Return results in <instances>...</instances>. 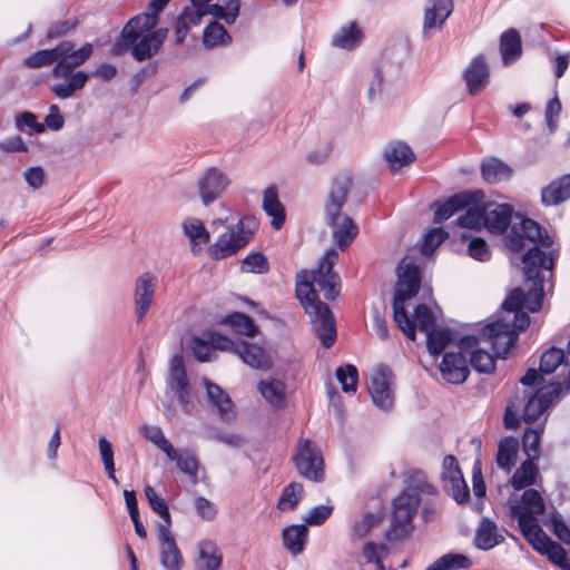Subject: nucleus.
I'll return each instance as SVG.
<instances>
[{"label":"nucleus","mask_w":570,"mask_h":570,"mask_svg":"<svg viewBox=\"0 0 570 570\" xmlns=\"http://www.w3.org/2000/svg\"><path fill=\"white\" fill-rule=\"evenodd\" d=\"M190 348L193 355L199 362H210L215 354L212 342H207L198 336L193 337Z\"/></svg>","instance_id":"0e129e2a"},{"label":"nucleus","mask_w":570,"mask_h":570,"mask_svg":"<svg viewBox=\"0 0 570 570\" xmlns=\"http://www.w3.org/2000/svg\"><path fill=\"white\" fill-rule=\"evenodd\" d=\"M566 354L562 348L551 346L546 350L539 362V370L529 368L525 374L520 379V383L527 387L540 386L544 384L543 375H549L564 362Z\"/></svg>","instance_id":"4468645a"},{"label":"nucleus","mask_w":570,"mask_h":570,"mask_svg":"<svg viewBox=\"0 0 570 570\" xmlns=\"http://www.w3.org/2000/svg\"><path fill=\"white\" fill-rule=\"evenodd\" d=\"M363 40V32L355 21L342 26L332 37L331 43L335 48L347 51L357 48Z\"/></svg>","instance_id":"c756f323"},{"label":"nucleus","mask_w":570,"mask_h":570,"mask_svg":"<svg viewBox=\"0 0 570 570\" xmlns=\"http://www.w3.org/2000/svg\"><path fill=\"white\" fill-rule=\"evenodd\" d=\"M495 354L492 355L483 348H475L470 355V365L479 373L491 374L495 370Z\"/></svg>","instance_id":"6e6d98bb"},{"label":"nucleus","mask_w":570,"mask_h":570,"mask_svg":"<svg viewBox=\"0 0 570 570\" xmlns=\"http://www.w3.org/2000/svg\"><path fill=\"white\" fill-rule=\"evenodd\" d=\"M222 323L232 327L237 334L249 337H254L258 332V327L254 320L240 312H234L226 315Z\"/></svg>","instance_id":"c03bdc74"},{"label":"nucleus","mask_w":570,"mask_h":570,"mask_svg":"<svg viewBox=\"0 0 570 570\" xmlns=\"http://www.w3.org/2000/svg\"><path fill=\"white\" fill-rule=\"evenodd\" d=\"M524 538L531 543L532 548L539 553L544 554L546 550L553 542L537 523L520 527Z\"/></svg>","instance_id":"de8ad7c7"},{"label":"nucleus","mask_w":570,"mask_h":570,"mask_svg":"<svg viewBox=\"0 0 570 570\" xmlns=\"http://www.w3.org/2000/svg\"><path fill=\"white\" fill-rule=\"evenodd\" d=\"M421 286L420 267L404 259L397 265V283L393 297V320L396 326L411 341L415 340V328L405 309V302L415 297Z\"/></svg>","instance_id":"423d86ee"},{"label":"nucleus","mask_w":570,"mask_h":570,"mask_svg":"<svg viewBox=\"0 0 570 570\" xmlns=\"http://www.w3.org/2000/svg\"><path fill=\"white\" fill-rule=\"evenodd\" d=\"M352 177L348 174L337 175L328 189L324 202V219L333 230V238L341 250L348 247L358 234V226L342 209L346 204L352 188Z\"/></svg>","instance_id":"20e7f679"},{"label":"nucleus","mask_w":570,"mask_h":570,"mask_svg":"<svg viewBox=\"0 0 570 570\" xmlns=\"http://www.w3.org/2000/svg\"><path fill=\"white\" fill-rule=\"evenodd\" d=\"M563 394V386L560 382L550 383L547 386L532 390H524L522 395L517 394L515 400L520 407L523 406L522 420L525 423H533L542 413L549 409L553 402L558 401Z\"/></svg>","instance_id":"1a4fd4ad"},{"label":"nucleus","mask_w":570,"mask_h":570,"mask_svg":"<svg viewBox=\"0 0 570 570\" xmlns=\"http://www.w3.org/2000/svg\"><path fill=\"white\" fill-rule=\"evenodd\" d=\"M393 380V372L386 365L377 367L372 375L368 393L372 402L382 411H389L394 403V392L391 387Z\"/></svg>","instance_id":"f3484780"},{"label":"nucleus","mask_w":570,"mask_h":570,"mask_svg":"<svg viewBox=\"0 0 570 570\" xmlns=\"http://www.w3.org/2000/svg\"><path fill=\"white\" fill-rule=\"evenodd\" d=\"M16 127L22 131L24 127L32 129L37 134L45 131V125L39 122L37 116L31 111H22L16 116Z\"/></svg>","instance_id":"774afa93"},{"label":"nucleus","mask_w":570,"mask_h":570,"mask_svg":"<svg viewBox=\"0 0 570 570\" xmlns=\"http://www.w3.org/2000/svg\"><path fill=\"white\" fill-rule=\"evenodd\" d=\"M171 458H168L170 461L176 462L177 469L188 475L189 478H196L198 472V460L197 458L188 450L177 451L174 448V453L170 454Z\"/></svg>","instance_id":"603ef678"},{"label":"nucleus","mask_w":570,"mask_h":570,"mask_svg":"<svg viewBox=\"0 0 570 570\" xmlns=\"http://www.w3.org/2000/svg\"><path fill=\"white\" fill-rule=\"evenodd\" d=\"M303 485L297 482H292L283 489L281 498L277 503V509L281 511H292L296 509L303 499Z\"/></svg>","instance_id":"8fccbe9b"},{"label":"nucleus","mask_w":570,"mask_h":570,"mask_svg":"<svg viewBox=\"0 0 570 570\" xmlns=\"http://www.w3.org/2000/svg\"><path fill=\"white\" fill-rule=\"evenodd\" d=\"M232 42V37L223 24L212 21L203 33V43L206 48H215Z\"/></svg>","instance_id":"09e8293b"},{"label":"nucleus","mask_w":570,"mask_h":570,"mask_svg":"<svg viewBox=\"0 0 570 570\" xmlns=\"http://www.w3.org/2000/svg\"><path fill=\"white\" fill-rule=\"evenodd\" d=\"M472 561L462 553L449 552L438 558L433 563L429 564L426 570H460L470 569Z\"/></svg>","instance_id":"a18cd8bd"},{"label":"nucleus","mask_w":570,"mask_h":570,"mask_svg":"<svg viewBox=\"0 0 570 570\" xmlns=\"http://www.w3.org/2000/svg\"><path fill=\"white\" fill-rule=\"evenodd\" d=\"M336 379L344 393L355 392L358 383V371L353 364L338 366L335 371Z\"/></svg>","instance_id":"4d7b16f0"},{"label":"nucleus","mask_w":570,"mask_h":570,"mask_svg":"<svg viewBox=\"0 0 570 570\" xmlns=\"http://www.w3.org/2000/svg\"><path fill=\"white\" fill-rule=\"evenodd\" d=\"M140 432L144 438L163 451L167 458H171L170 454L174 453V446L159 426L145 424L141 426Z\"/></svg>","instance_id":"864d4df0"},{"label":"nucleus","mask_w":570,"mask_h":570,"mask_svg":"<svg viewBox=\"0 0 570 570\" xmlns=\"http://www.w3.org/2000/svg\"><path fill=\"white\" fill-rule=\"evenodd\" d=\"M314 327L315 336L320 340L324 348H330L335 344L337 332L335 316L330 306L318 304L314 309L307 313Z\"/></svg>","instance_id":"a211bd4d"},{"label":"nucleus","mask_w":570,"mask_h":570,"mask_svg":"<svg viewBox=\"0 0 570 570\" xmlns=\"http://www.w3.org/2000/svg\"><path fill=\"white\" fill-rule=\"evenodd\" d=\"M513 215V207L510 204H495L493 207H484V227L492 234L502 235L507 232Z\"/></svg>","instance_id":"b1692460"},{"label":"nucleus","mask_w":570,"mask_h":570,"mask_svg":"<svg viewBox=\"0 0 570 570\" xmlns=\"http://www.w3.org/2000/svg\"><path fill=\"white\" fill-rule=\"evenodd\" d=\"M204 12L193 6L185 7L178 14L175 21V40L180 45L185 41L189 29L193 26H198L202 22Z\"/></svg>","instance_id":"473e14b6"},{"label":"nucleus","mask_w":570,"mask_h":570,"mask_svg":"<svg viewBox=\"0 0 570 570\" xmlns=\"http://www.w3.org/2000/svg\"><path fill=\"white\" fill-rule=\"evenodd\" d=\"M166 394L176 397L181 411L191 415L196 410V395L187 377L184 357L175 354L169 362L168 375L166 377Z\"/></svg>","instance_id":"6e6552de"},{"label":"nucleus","mask_w":570,"mask_h":570,"mask_svg":"<svg viewBox=\"0 0 570 570\" xmlns=\"http://www.w3.org/2000/svg\"><path fill=\"white\" fill-rule=\"evenodd\" d=\"M240 8V0H225V6L210 3L206 9H202L204 16L210 14L217 19L224 20L227 24H233Z\"/></svg>","instance_id":"49530a36"},{"label":"nucleus","mask_w":570,"mask_h":570,"mask_svg":"<svg viewBox=\"0 0 570 570\" xmlns=\"http://www.w3.org/2000/svg\"><path fill=\"white\" fill-rule=\"evenodd\" d=\"M480 195L475 197L474 203L466 206L464 215L458 218V225L464 228L480 229L484 226V206L479 204V200L483 198V194L478 191Z\"/></svg>","instance_id":"37998d69"},{"label":"nucleus","mask_w":570,"mask_h":570,"mask_svg":"<svg viewBox=\"0 0 570 570\" xmlns=\"http://www.w3.org/2000/svg\"><path fill=\"white\" fill-rule=\"evenodd\" d=\"M446 238L448 233L443 228L438 227L431 229L424 235L423 243L421 245V253L424 256L431 255Z\"/></svg>","instance_id":"e2e57ef3"},{"label":"nucleus","mask_w":570,"mask_h":570,"mask_svg":"<svg viewBox=\"0 0 570 570\" xmlns=\"http://www.w3.org/2000/svg\"><path fill=\"white\" fill-rule=\"evenodd\" d=\"M158 285L157 277L150 272L140 274L134 285L132 301L137 323H140L149 312Z\"/></svg>","instance_id":"dca6fc26"},{"label":"nucleus","mask_w":570,"mask_h":570,"mask_svg":"<svg viewBox=\"0 0 570 570\" xmlns=\"http://www.w3.org/2000/svg\"><path fill=\"white\" fill-rule=\"evenodd\" d=\"M469 95L476 96L490 82V69L483 55L475 56L463 71Z\"/></svg>","instance_id":"6ab92c4d"},{"label":"nucleus","mask_w":570,"mask_h":570,"mask_svg":"<svg viewBox=\"0 0 570 570\" xmlns=\"http://www.w3.org/2000/svg\"><path fill=\"white\" fill-rule=\"evenodd\" d=\"M524 279L531 283L528 292L521 287L511 289L495 314L493 322L484 325L475 335H464L459 341V353H470L478 348L483 341L491 345L493 353L504 357L512 348L519 333L527 330L530 324V313H537L542 308L544 276L541 272L551 271L554 266L552 252L546 253L538 246L529 248L522 256Z\"/></svg>","instance_id":"f257e3e1"},{"label":"nucleus","mask_w":570,"mask_h":570,"mask_svg":"<svg viewBox=\"0 0 570 570\" xmlns=\"http://www.w3.org/2000/svg\"><path fill=\"white\" fill-rule=\"evenodd\" d=\"M257 390L272 406L276 409L286 406V386L282 381L276 379L262 380L258 382Z\"/></svg>","instance_id":"e433bc0d"},{"label":"nucleus","mask_w":570,"mask_h":570,"mask_svg":"<svg viewBox=\"0 0 570 570\" xmlns=\"http://www.w3.org/2000/svg\"><path fill=\"white\" fill-rule=\"evenodd\" d=\"M479 195V193L462 191L450 196L443 203H433L431 206L434 209L433 222L435 224H442L456 212L465 209L466 206H470L472 203H474L475 197Z\"/></svg>","instance_id":"412c9836"},{"label":"nucleus","mask_w":570,"mask_h":570,"mask_svg":"<svg viewBox=\"0 0 570 570\" xmlns=\"http://www.w3.org/2000/svg\"><path fill=\"white\" fill-rule=\"evenodd\" d=\"M453 11V0H429L423 17V35L432 29H441Z\"/></svg>","instance_id":"5701e85b"},{"label":"nucleus","mask_w":570,"mask_h":570,"mask_svg":"<svg viewBox=\"0 0 570 570\" xmlns=\"http://www.w3.org/2000/svg\"><path fill=\"white\" fill-rule=\"evenodd\" d=\"M257 227L258 223L254 217L244 216L239 218L236 225L229 226L208 247L209 257L213 261H220L235 255L249 243Z\"/></svg>","instance_id":"0eeeda50"},{"label":"nucleus","mask_w":570,"mask_h":570,"mask_svg":"<svg viewBox=\"0 0 570 570\" xmlns=\"http://www.w3.org/2000/svg\"><path fill=\"white\" fill-rule=\"evenodd\" d=\"M230 185L229 177L217 167H208L197 179V191L202 204L207 207L216 202Z\"/></svg>","instance_id":"ddd939ff"},{"label":"nucleus","mask_w":570,"mask_h":570,"mask_svg":"<svg viewBox=\"0 0 570 570\" xmlns=\"http://www.w3.org/2000/svg\"><path fill=\"white\" fill-rule=\"evenodd\" d=\"M443 489L458 504H464L470 499V490L463 476L443 482Z\"/></svg>","instance_id":"13d9d810"},{"label":"nucleus","mask_w":570,"mask_h":570,"mask_svg":"<svg viewBox=\"0 0 570 570\" xmlns=\"http://www.w3.org/2000/svg\"><path fill=\"white\" fill-rule=\"evenodd\" d=\"M407 489L401 492L392 502V518L386 531L389 541H400L409 537L413 530V518L420 504V493L436 495L438 489L431 484L426 475L419 470L409 473Z\"/></svg>","instance_id":"7ed1b4c3"},{"label":"nucleus","mask_w":570,"mask_h":570,"mask_svg":"<svg viewBox=\"0 0 570 570\" xmlns=\"http://www.w3.org/2000/svg\"><path fill=\"white\" fill-rule=\"evenodd\" d=\"M238 346L237 355L246 365L258 371H268L272 368V357L264 347L245 340H239Z\"/></svg>","instance_id":"393cba45"},{"label":"nucleus","mask_w":570,"mask_h":570,"mask_svg":"<svg viewBox=\"0 0 570 570\" xmlns=\"http://www.w3.org/2000/svg\"><path fill=\"white\" fill-rule=\"evenodd\" d=\"M570 198V184L568 177H560L551 181L541 190V203L544 206H554Z\"/></svg>","instance_id":"f704fd0d"},{"label":"nucleus","mask_w":570,"mask_h":570,"mask_svg":"<svg viewBox=\"0 0 570 570\" xmlns=\"http://www.w3.org/2000/svg\"><path fill=\"white\" fill-rule=\"evenodd\" d=\"M504 541V537L498 532L497 523L489 518H483L476 528L474 535V546L483 551H488Z\"/></svg>","instance_id":"c85d7f7f"},{"label":"nucleus","mask_w":570,"mask_h":570,"mask_svg":"<svg viewBox=\"0 0 570 570\" xmlns=\"http://www.w3.org/2000/svg\"><path fill=\"white\" fill-rule=\"evenodd\" d=\"M197 552L194 563L195 570H220L223 554L213 541H200L197 546Z\"/></svg>","instance_id":"bb28decb"},{"label":"nucleus","mask_w":570,"mask_h":570,"mask_svg":"<svg viewBox=\"0 0 570 570\" xmlns=\"http://www.w3.org/2000/svg\"><path fill=\"white\" fill-rule=\"evenodd\" d=\"M169 1L170 0H150L145 12L136 14L128 20V28L137 23H141L145 29L157 26L159 22V13Z\"/></svg>","instance_id":"79ce46f5"},{"label":"nucleus","mask_w":570,"mask_h":570,"mask_svg":"<svg viewBox=\"0 0 570 570\" xmlns=\"http://www.w3.org/2000/svg\"><path fill=\"white\" fill-rule=\"evenodd\" d=\"M468 254L480 262H487L491 257L490 248L487 242L481 237H474L469 242Z\"/></svg>","instance_id":"338daca9"},{"label":"nucleus","mask_w":570,"mask_h":570,"mask_svg":"<svg viewBox=\"0 0 570 570\" xmlns=\"http://www.w3.org/2000/svg\"><path fill=\"white\" fill-rule=\"evenodd\" d=\"M543 429H525L522 435V448L527 459L539 460Z\"/></svg>","instance_id":"5fc2aeb1"},{"label":"nucleus","mask_w":570,"mask_h":570,"mask_svg":"<svg viewBox=\"0 0 570 570\" xmlns=\"http://www.w3.org/2000/svg\"><path fill=\"white\" fill-rule=\"evenodd\" d=\"M156 27L145 29L141 23H137L128 28L127 22L112 43L110 53L120 57L130 52L131 57L138 62L151 59L160 51L169 33L168 28L156 29Z\"/></svg>","instance_id":"39448f33"},{"label":"nucleus","mask_w":570,"mask_h":570,"mask_svg":"<svg viewBox=\"0 0 570 570\" xmlns=\"http://www.w3.org/2000/svg\"><path fill=\"white\" fill-rule=\"evenodd\" d=\"M183 230L186 237L189 238L191 252L198 255L202 250L200 244H207L210 240L209 232L199 219H190L183 223Z\"/></svg>","instance_id":"a19ab883"},{"label":"nucleus","mask_w":570,"mask_h":570,"mask_svg":"<svg viewBox=\"0 0 570 570\" xmlns=\"http://www.w3.org/2000/svg\"><path fill=\"white\" fill-rule=\"evenodd\" d=\"M520 502L510 507V514L518 520L519 528L537 523V515L546 511L544 500L535 489L525 488Z\"/></svg>","instance_id":"2eb2a0df"},{"label":"nucleus","mask_w":570,"mask_h":570,"mask_svg":"<svg viewBox=\"0 0 570 570\" xmlns=\"http://www.w3.org/2000/svg\"><path fill=\"white\" fill-rule=\"evenodd\" d=\"M308 529L306 524H292L283 529V544L293 556L301 554L306 546Z\"/></svg>","instance_id":"2f4dec72"},{"label":"nucleus","mask_w":570,"mask_h":570,"mask_svg":"<svg viewBox=\"0 0 570 570\" xmlns=\"http://www.w3.org/2000/svg\"><path fill=\"white\" fill-rule=\"evenodd\" d=\"M314 281H312V272L299 271L296 274V296L304 307L305 313H309L314 309V306L324 304L321 302L313 287Z\"/></svg>","instance_id":"cd10ccee"},{"label":"nucleus","mask_w":570,"mask_h":570,"mask_svg":"<svg viewBox=\"0 0 570 570\" xmlns=\"http://www.w3.org/2000/svg\"><path fill=\"white\" fill-rule=\"evenodd\" d=\"M514 217L518 222L511 225V233L508 235V246L511 250H522L524 240H530L542 247H551L552 239L539 223L520 214H515Z\"/></svg>","instance_id":"9d476101"},{"label":"nucleus","mask_w":570,"mask_h":570,"mask_svg":"<svg viewBox=\"0 0 570 570\" xmlns=\"http://www.w3.org/2000/svg\"><path fill=\"white\" fill-rule=\"evenodd\" d=\"M293 460L297 472L303 478L314 482L324 480V459L321 450L313 441L305 440L301 442Z\"/></svg>","instance_id":"9b49d317"},{"label":"nucleus","mask_w":570,"mask_h":570,"mask_svg":"<svg viewBox=\"0 0 570 570\" xmlns=\"http://www.w3.org/2000/svg\"><path fill=\"white\" fill-rule=\"evenodd\" d=\"M452 333L449 328H432L426 332V348L433 355H440L446 345L451 342Z\"/></svg>","instance_id":"3c124183"},{"label":"nucleus","mask_w":570,"mask_h":570,"mask_svg":"<svg viewBox=\"0 0 570 570\" xmlns=\"http://www.w3.org/2000/svg\"><path fill=\"white\" fill-rule=\"evenodd\" d=\"M442 377L452 384L463 383L469 374V365L464 354L446 352L440 364Z\"/></svg>","instance_id":"4be33fe9"},{"label":"nucleus","mask_w":570,"mask_h":570,"mask_svg":"<svg viewBox=\"0 0 570 570\" xmlns=\"http://www.w3.org/2000/svg\"><path fill=\"white\" fill-rule=\"evenodd\" d=\"M540 476L539 466L534 460L525 459L514 471L510 484L514 490H523L537 483Z\"/></svg>","instance_id":"c9c22d12"},{"label":"nucleus","mask_w":570,"mask_h":570,"mask_svg":"<svg viewBox=\"0 0 570 570\" xmlns=\"http://www.w3.org/2000/svg\"><path fill=\"white\" fill-rule=\"evenodd\" d=\"M337 259V252L331 248L321 257L318 267L312 271V281L317 284L328 301H334L340 295L341 279L338 274L333 271Z\"/></svg>","instance_id":"f8f14e48"},{"label":"nucleus","mask_w":570,"mask_h":570,"mask_svg":"<svg viewBox=\"0 0 570 570\" xmlns=\"http://www.w3.org/2000/svg\"><path fill=\"white\" fill-rule=\"evenodd\" d=\"M98 446H99L101 461L104 463L105 470L108 473V478L115 484H119V481L115 473L114 450H112L111 443L105 436H101V438H99Z\"/></svg>","instance_id":"bf43d9fd"},{"label":"nucleus","mask_w":570,"mask_h":570,"mask_svg":"<svg viewBox=\"0 0 570 570\" xmlns=\"http://www.w3.org/2000/svg\"><path fill=\"white\" fill-rule=\"evenodd\" d=\"M208 403L216 409L219 419L229 424L236 420L235 404L230 396L216 383L204 379Z\"/></svg>","instance_id":"aec40b11"},{"label":"nucleus","mask_w":570,"mask_h":570,"mask_svg":"<svg viewBox=\"0 0 570 570\" xmlns=\"http://www.w3.org/2000/svg\"><path fill=\"white\" fill-rule=\"evenodd\" d=\"M414 328L416 330V326L421 332H429L433 328L435 318L432 313V311L425 305V304H417L414 308V320L411 318Z\"/></svg>","instance_id":"052dcab7"},{"label":"nucleus","mask_w":570,"mask_h":570,"mask_svg":"<svg viewBox=\"0 0 570 570\" xmlns=\"http://www.w3.org/2000/svg\"><path fill=\"white\" fill-rule=\"evenodd\" d=\"M544 554L556 566H558L564 570H570V558L568 557L567 551L563 549V547L560 543L553 541L550 544V547L546 550Z\"/></svg>","instance_id":"69168bd1"},{"label":"nucleus","mask_w":570,"mask_h":570,"mask_svg":"<svg viewBox=\"0 0 570 570\" xmlns=\"http://www.w3.org/2000/svg\"><path fill=\"white\" fill-rule=\"evenodd\" d=\"M384 159L392 171L412 164L415 155L411 147L402 141L390 144L384 150Z\"/></svg>","instance_id":"7c9ffc66"},{"label":"nucleus","mask_w":570,"mask_h":570,"mask_svg":"<svg viewBox=\"0 0 570 570\" xmlns=\"http://www.w3.org/2000/svg\"><path fill=\"white\" fill-rule=\"evenodd\" d=\"M242 271L246 273L265 274L269 271L267 258L262 253H250L243 259Z\"/></svg>","instance_id":"680f3d73"},{"label":"nucleus","mask_w":570,"mask_h":570,"mask_svg":"<svg viewBox=\"0 0 570 570\" xmlns=\"http://www.w3.org/2000/svg\"><path fill=\"white\" fill-rule=\"evenodd\" d=\"M263 209L267 216L272 217V226L275 229H279L285 222V208L278 199L277 189L274 186H269L265 189L263 195Z\"/></svg>","instance_id":"72a5a7b5"},{"label":"nucleus","mask_w":570,"mask_h":570,"mask_svg":"<svg viewBox=\"0 0 570 570\" xmlns=\"http://www.w3.org/2000/svg\"><path fill=\"white\" fill-rule=\"evenodd\" d=\"M500 52L504 65L519 59L522 53V43L520 35L515 29H509L501 35Z\"/></svg>","instance_id":"4c0bfd02"},{"label":"nucleus","mask_w":570,"mask_h":570,"mask_svg":"<svg viewBox=\"0 0 570 570\" xmlns=\"http://www.w3.org/2000/svg\"><path fill=\"white\" fill-rule=\"evenodd\" d=\"M158 541L160 564L167 570H181L184 559L173 533L161 530Z\"/></svg>","instance_id":"a878e982"},{"label":"nucleus","mask_w":570,"mask_h":570,"mask_svg":"<svg viewBox=\"0 0 570 570\" xmlns=\"http://www.w3.org/2000/svg\"><path fill=\"white\" fill-rule=\"evenodd\" d=\"M482 178L489 184L509 180L512 176L511 167L498 158H489L481 164Z\"/></svg>","instance_id":"58836bf2"},{"label":"nucleus","mask_w":570,"mask_h":570,"mask_svg":"<svg viewBox=\"0 0 570 570\" xmlns=\"http://www.w3.org/2000/svg\"><path fill=\"white\" fill-rule=\"evenodd\" d=\"M519 451V441L514 436L503 438L498 445L497 464L505 472H510L515 464L517 454Z\"/></svg>","instance_id":"ea45409f"},{"label":"nucleus","mask_w":570,"mask_h":570,"mask_svg":"<svg viewBox=\"0 0 570 570\" xmlns=\"http://www.w3.org/2000/svg\"><path fill=\"white\" fill-rule=\"evenodd\" d=\"M94 47L86 42L79 49L73 42L63 40L50 49L37 50L23 59V65L30 69H40L55 63L51 77L56 80L50 85V91L59 99H69L85 88L89 75L76 70L92 55Z\"/></svg>","instance_id":"f03ea898"}]
</instances>
